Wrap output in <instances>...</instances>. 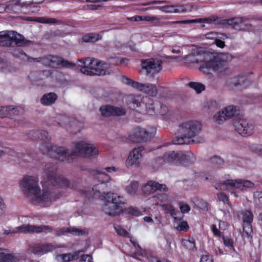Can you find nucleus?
<instances>
[{"label": "nucleus", "mask_w": 262, "mask_h": 262, "mask_svg": "<svg viewBox=\"0 0 262 262\" xmlns=\"http://www.w3.org/2000/svg\"><path fill=\"white\" fill-rule=\"evenodd\" d=\"M180 151L170 150L164 154L162 157H158L152 161V165L158 168L165 163L179 165Z\"/></svg>", "instance_id": "9d476101"}, {"label": "nucleus", "mask_w": 262, "mask_h": 262, "mask_svg": "<svg viewBox=\"0 0 262 262\" xmlns=\"http://www.w3.org/2000/svg\"><path fill=\"white\" fill-rule=\"evenodd\" d=\"M55 164H46L41 182L42 190L38 185V179L32 176L25 177L19 183L24 195L31 201L43 206H50L58 197L53 191L54 189L71 187L70 182L63 176L56 173Z\"/></svg>", "instance_id": "f257e3e1"}, {"label": "nucleus", "mask_w": 262, "mask_h": 262, "mask_svg": "<svg viewBox=\"0 0 262 262\" xmlns=\"http://www.w3.org/2000/svg\"><path fill=\"white\" fill-rule=\"evenodd\" d=\"M210 161L212 163L219 165H222L224 163L223 160L217 156H214L212 157Z\"/></svg>", "instance_id": "69168bd1"}, {"label": "nucleus", "mask_w": 262, "mask_h": 262, "mask_svg": "<svg viewBox=\"0 0 262 262\" xmlns=\"http://www.w3.org/2000/svg\"><path fill=\"white\" fill-rule=\"evenodd\" d=\"M152 200L156 202V205H162V204L168 203L169 202V196L167 194L161 193L157 194L152 198Z\"/></svg>", "instance_id": "c85d7f7f"}, {"label": "nucleus", "mask_w": 262, "mask_h": 262, "mask_svg": "<svg viewBox=\"0 0 262 262\" xmlns=\"http://www.w3.org/2000/svg\"><path fill=\"white\" fill-rule=\"evenodd\" d=\"M168 112V108L165 105L161 104L159 102H154L152 105L149 104L147 113L152 114L154 113H158L161 115H165Z\"/></svg>", "instance_id": "5701e85b"}, {"label": "nucleus", "mask_w": 262, "mask_h": 262, "mask_svg": "<svg viewBox=\"0 0 262 262\" xmlns=\"http://www.w3.org/2000/svg\"><path fill=\"white\" fill-rule=\"evenodd\" d=\"M200 262H213V259L211 256L205 253L202 256Z\"/></svg>", "instance_id": "338daca9"}, {"label": "nucleus", "mask_w": 262, "mask_h": 262, "mask_svg": "<svg viewBox=\"0 0 262 262\" xmlns=\"http://www.w3.org/2000/svg\"><path fill=\"white\" fill-rule=\"evenodd\" d=\"M126 109L122 106L112 105V116H122L126 114Z\"/></svg>", "instance_id": "58836bf2"}, {"label": "nucleus", "mask_w": 262, "mask_h": 262, "mask_svg": "<svg viewBox=\"0 0 262 262\" xmlns=\"http://www.w3.org/2000/svg\"><path fill=\"white\" fill-rule=\"evenodd\" d=\"M81 64L80 72L86 75H105L110 74V65L96 59L90 58L78 60Z\"/></svg>", "instance_id": "39448f33"}, {"label": "nucleus", "mask_w": 262, "mask_h": 262, "mask_svg": "<svg viewBox=\"0 0 262 262\" xmlns=\"http://www.w3.org/2000/svg\"><path fill=\"white\" fill-rule=\"evenodd\" d=\"M58 96L55 93H49L44 94L40 99V103L46 106L51 105L55 103Z\"/></svg>", "instance_id": "a878e982"}, {"label": "nucleus", "mask_w": 262, "mask_h": 262, "mask_svg": "<svg viewBox=\"0 0 262 262\" xmlns=\"http://www.w3.org/2000/svg\"><path fill=\"white\" fill-rule=\"evenodd\" d=\"M98 154V149L93 144L81 141L73 143V150L71 152V156L95 157Z\"/></svg>", "instance_id": "1a4fd4ad"}, {"label": "nucleus", "mask_w": 262, "mask_h": 262, "mask_svg": "<svg viewBox=\"0 0 262 262\" xmlns=\"http://www.w3.org/2000/svg\"><path fill=\"white\" fill-rule=\"evenodd\" d=\"M134 86L135 87V89L150 96H156L158 94V86L152 84H144L140 82L134 83Z\"/></svg>", "instance_id": "412c9836"}, {"label": "nucleus", "mask_w": 262, "mask_h": 262, "mask_svg": "<svg viewBox=\"0 0 262 262\" xmlns=\"http://www.w3.org/2000/svg\"><path fill=\"white\" fill-rule=\"evenodd\" d=\"M180 208L182 213H187L190 211V208L189 206L183 203H180Z\"/></svg>", "instance_id": "774afa93"}, {"label": "nucleus", "mask_w": 262, "mask_h": 262, "mask_svg": "<svg viewBox=\"0 0 262 262\" xmlns=\"http://www.w3.org/2000/svg\"><path fill=\"white\" fill-rule=\"evenodd\" d=\"M162 61L159 58H150L141 61L142 69L145 70L146 74L152 77L159 73L162 69Z\"/></svg>", "instance_id": "f8f14e48"}, {"label": "nucleus", "mask_w": 262, "mask_h": 262, "mask_svg": "<svg viewBox=\"0 0 262 262\" xmlns=\"http://www.w3.org/2000/svg\"><path fill=\"white\" fill-rule=\"evenodd\" d=\"M253 232L252 227L250 224H246L243 225V236L248 238L252 237Z\"/></svg>", "instance_id": "de8ad7c7"}, {"label": "nucleus", "mask_w": 262, "mask_h": 262, "mask_svg": "<svg viewBox=\"0 0 262 262\" xmlns=\"http://www.w3.org/2000/svg\"><path fill=\"white\" fill-rule=\"evenodd\" d=\"M206 107L211 110H214L217 108L218 104L216 101L210 100L206 102Z\"/></svg>", "instance_id": "e2e57ef3"}, {"label": "nucleus", "mask_w": 262, "mask_h": 262, "mask_svg": "<svg viewBox=\"0 0 262 262\" xmlns=\"http://www.w3.org/2000/svg\"><path fill=\"white\" fill-rule=\"evenodd\" d=\"M144 148L142 146L133 149L126 160L125 164L127 167H139L143 158L142 152Z\"/></svg>", "instance_id": "ddd939ff"}, {"label": "nucleus", "mask_w": 262, "mask_h": 262, "mask_svg": "<svg viewBox=\"0 0 262 262\" xmlns=\"http://www.w3.org/2000/svg\"><path fill=\"white\" fill-rule=\"evenodd\" d=\"M158 8L164 13H176L174 5L163 6Z\"/></svg>", "instance_id": "864d4df0"}, {"label": "nucleus", "mask_w": 262, "mask_h": 262, "mask_svg": "<svg viewBox=\"0 0 262 262\" xmlns=\"http://www.w3.org/2000/svg\"><path fill=\"white\" fill-rule=\"evenodd\" d=\"M231 55L229 54H222L213 56L212 58L207 55V59L200 67V70L205 74H211L212 72L222 73L228 69L229 61Z\"/></svg>", "instance_id": "20e7f679"}, {"label": "nucleus", "mask_w": 262, "mask_h": 262, "mask_svg": "<svg viewBox=\"0 0 262 262\" xmlns=\"http://www.w3.org/2000/svg\"><path fill=\"white\" fill-rule=\"evenodd\" d=\"M189 86L194 90L196 93H200L205 90V86L203 84L196 82H190Z\"/></svg>", "instance_id": "09e8293b"}, {"label": "nucleus", "mask_w": 262, "mask_h": 262, "mask_svg": "<svg viewBox=\"0 0 262 262\" xmlns=\"http://www.w3.org/2000/svg\"><path fill=\"white\" fill-rule=\"evenodd\" d=\"M126 103L128 106L132 109H135L145 105L147 111L149 104L152 105V100L147 97L142 98L141 96L130 95L127 97Z\"/></svg>", "instance_id": "2eb2a0df"}, {"label": "nucleus", "mask_w": 262, "mask_h": 262, "mask_svg": "<svg viewBox=\"0 0 262 262\" xmlns=\"http://www.w3.org/2000/svg\"><path fill=\"white\" fill-rule=\"evenodd\" d=\"M249 148L252 151H253L259 155H262V145L261 144H252L249 146Z\"/></svg>", "instance_id": "6e6d98bb"}, {"label": "nucleus", "mask_w": 262, "mask_h": 262, "mask_svg": "<svg viewBox=\"0 0 262 262\" xmlns=\"http://www.w3.org/2000/svg\"><path fill=\"white\" fill-rule=\"evenodd\" d=\"M254 202L256 206L262 208V192L256 191L254 192Z\"/></svg>", "instance_id": "8fccbe9b"}, {"label": "nucleus", "mask_w": 262, "mask_h": 262, "mask_svg": "<svg viewBox=\"0 0 262 262\" xmlns=\"http://www.w3.org/2000/svg\"><path fill=\"white\" fill-rule=\"evenodd\" d=\"M99 111L103 117L112 116V105H105L100 107Z\"/></svg>", "instance_id": "ea45409f"}, {"label": "nucleus", "mask_w": 262, "mask_h": 262, "mask_svg": "<svg viewBox=\"0 0 262 262\" xmlns=\"http://www.w3.org/2000/svg\"><path fill=\"white\" fill-rule=\"evenodd\" d=\"M80 252V251H78L74 252L73 254H63L61 255V257L63 262H68L73 260L77 259Z\"/></svg>", "instance_id": "4c0bfd02"}, {"label": "nucleus", "mask_w": 262, "mask_h": 262, "mask_svg": "<svg viewBox=\"0 0 262 262\" xmlns=\"http://www.w3.org/2000/svg\"><path fill=\"white\" fill-rule=\"evenodd\" d=\"M241 23V18L236 17L231 19L226 20V23L228 25L231 27L232 28L239 30V24Z\"/></svg>", "instance_id": "37998d69"}, {"label": "nucleus", "mask_w": 262, "mask_h": 262, "mask_svg": "<svg viewBox=\"0 0 262 262\" xmlns=\"http://www.w3.org/2000/svg\"><path fill=\"white\" fill-rule=\"evenodd\" d=\"M36 134H39L38 139L39 140L50 141L51 139V137L46 130H39V132H37Z\"/></svg>", "instance_id": "5fc2aeb1"}, {"label": "nucleus", "mask_w": 262, "mask_h": 262, "mask_svg": "<svg viewBox=\"0 0 262 262\" xmlns=\"http://www.w3.org/2000/svg\"><path fill=\"white\" fill-rule=\"evenodd\" d=\"M96 178L100 183L95 185L91 190L85 192L86 195L88 196L99 195L101 191L108 187V182L111 180L109 175L103 171H97Z\"/></svg>", "instance_id": "9b49d317"}, {"label": "nucleus", "mask_w": 262, "mask_h": 262, "mask_svg": "<svg viewBox=\"0 0 262 262\" xmlns=\"http://www.w3.org/2000/svg\"><path fill=\"white\" fill-rule=\"evenodd\" d=\"M157 190L167 191L168 189L165 185L160 184L155 181H148L142 187L143 192L147 194L154 193Z\"/></svg>", "instance_id": "aec40b11"}, {"label": "nucleus", "mask_w": 262, "mask_h": 262, "mask_svg": "<svg viewBox=\"0 0 262 262\" xmlns=\"http://www.w3.org/2000/svg\"><path fill=\"white\" fill-rule=\"evenodd\" d=\"M52 144L50 143H43L40 147V150L43 154H47L50 157V149Z\"/></svg>", "instance_id": "bf43d9fd"}, {"label": "nucleus", "mask_w": 262, "mask_h": 262, "mask_svg": "<svg viewBox=\"0 0 262 262\" xmlns=\"http://www.w3.org/2000/svg\"><path fill=\"white\" fill-rule=\"evenodd\" d=\"M202 129L201 123L196 120H189L182 122L179 126L180 136L173 140L175 144H189L194 142L193 138L197 136Z\"/></svg>", "instance_id": "7ed1b4c3"}, {"label": "nucleus", "mask_w": 262, "mask_h": 262, "mask_svg": "<svg viewBox=\"0 0 262 262\" xmlns=\"http://www.w3.org/2000/svg\"><path fill=\"white\" fill-rule=\"evenodd\" d=\"M114 228L117 234L124 237H129V233L119 225H115Z\"/></svg>", "instance_id": "3c124183"}, {"label": "nucleus", "mask_w": 262, "mask_h": 262, "mask_svg": "<svg viewBox=\"0 0 262 262\" xmlns=\"http://www.w3.org/2000/svg\"><path fill=\"white\" fill-rule=\"evenodd\" d=\"M9 108L8 106H2L0 107V118L8 116Z\"/></svg>", "instance_id": "0e129e2a"}, {"label": "nucleus", "mask_w": 262, "mask_h": 262, "mask_svg": "<svg viewBox=\"0 0 262 262\" xmlns=\"http://www.w3.org/2000/svg\"><path fill=\"white\" fill-rule=\"evenodd\" d=\"M218 199L220 201H222L224 203H227L229 206L231 208L232 206L230 203L228 198L227 195L223 192L217 194Z\"/></svg>", "instance_id": "680f3d73"}, {"label": "nucleus", "mask_w": 262, "mask_h": 262, "mask_svg": "<svg viewBox=\"0 0 262 262\" xmlns=\"http://www.w3.org/2000/svg\"><path fill=\"white\" fill-rule=\"evenodd\" d=\"M208 54L201 50H194L191 54L187 55L184 57H179V61H185L188 63H204L207 59ZM173 58H178L177 57H174Z\"/></svg>", "instance_id": "4468645a"}, {"label": "nucleus", "mask_w": 262, "mask_h": 262, "mask_svg": "<svg viewBox=\"0 0 262 262\" xmlns=\"http://www.w3.org/2000/svg\"><path fill=\"white\" fill-rule=\"evenodd\" d=\"M8 108H9L8 116L10 118L18 116L24 113L23 108L20 106L13 107L12 106H9Z\"/></svg>", "instance_id": "2f4dec72"}, {"label": "nucleus", "mask_w": 262, "mask_h": 262, "mask_svg": "<svg viewBox=\"0 0 262 262\" xmlns=\"http://www.w3.org/2000/svg\"><path fill=\"white\" fill-rule=\"evenodd\" d=\"M0 262H20V260L12 254L0 252Z\"/></svg>", "instance_id": "7c9ffc66"}, {"label": "nucleus", "mask_w": 262, "mask_h": 262, "mask_svg": "<svg viewBox=\"0 0 262 262\" xmlns=\"http://www.w3.org/2000/svg\"><path fill=\"white\" fill-rule=\"evenodd\" d=\"M146 21L152 23L154 25L157 26L160 23L161 19L157 16H146Z\"/></svg>", "instance_id": "4d7b16f0"}, {"label": "nucleus", "mask_w": 262, "mask_h": 262, "mask_svg": "<svg viewBox=\"0 0 262 262\" xmlns=\"http://www.w3.org/2000/svg\"><path fill=\"white\" fill-rule=\"evenodd\" d=\"M18 230L20 232L24 233H39L40 232L50 233L54 231L56 236H62L68 234L73 235L80 236L84 235L88 232L83 229H78L74 227H63L53 229L52 227L48 226H34L30 225H24L18 227Z\"/></svg>", "instance_id": "f03ea898"}, {"label": "nucleus", "mask_w": 262, "mask_h": 262, "mask_svg": "<svg viewBox=\"0 0 262 262\" xmlns=\"http://www.w3.org/2000/svg\"><path fill=\"white\" fill-rule=\"evenodd\" d=\"M18 46H24L31 43V41L26 40L23 36L16 32L6 31L0 32V45L8 47L13 43Z\"/></svg>", "instance_id": "6e6552de"}, {"label": "nucleus", "mask_w": 262, "mask_h": 262, "mask_svg": "<svg viewBox=\"0 0 262 262\" xmlns=\"http://www.w3.org/2000/svg\"><path fill=\"white\" fill-rule=\"evenodd\" d=\"M216 17H208V18H198V19H192L193 21L192 23H206L208 24H210L213 21H214L216 20Z\"/></svg>", "instance_id": "13d9d810"}, {"label": "nucleus", "mask_w": 262, "mask_h": 262, "mask_svg": "<svg viewBox=\"0 0 262 262\" xmlns=\"http://www.w3.org/2000/svg\"><path fill=\"white\" fill-rule=\"evenodd\" d=\"M101 36L98 34H90L89 35H85L82 37V40L83 41L88 42H96L100 39H101Z\"/></svg>", "instance_id": "c03bdc74"}, {"label": "nucleus", "mask_w": 262, "mask_h": 262, "mask_svg": "<svg viewBox=\"0 0 262 262\" xmlns=\"http://www.w3.org/2000/svg\"><path fill=\"white\" fill-rule=\"evenodd\" d=\"M45 0L36 1V0H24L23 4L27 10L28 13H36L39 11V7L36 5L37 3L43 2Z\"/></svg>", "instance_id": "393cba45"}, {"label": "nucleus", "mask_w": 262, "mask_h": 262, "mask_svg": "<svg viewBox=\"0 0 262 262\" xmlns=\"http://www.w3.org/2000/svg\"><path fill=\"white\" fill-rule=\"evenodd\" d=\"M213 118L214 121L218 124H221L227 119L223 110L216 113Z\"/></svg>", "instance_id": "79ce46f5"}, {"label": "nucleus", "mask_w": 262, "mask_h": 262, "mask_svg": "<svg viewBox=\"0 0 262 262\" xmlns=\"http://www.w3.org/2000/svg\"><path fill=\"white\" fill-rule=\"evenodd\" d=\"M71 156V152L64 147L52 145L50 149V157L54 159H58L64 161Z\"/></svg>", "instance_id": "6ab92c4d"}, {"label": "nucleus", "mask_w": 262, "mask_h": 262, "mask_svg": "<svg viewBox=\"0 0 262 262\" xmlns=\"http://www.w3.org/2000/svg\"><path fill=\"white\" fill-rule=\"evenodd\" d=\"M27 19L42 24H57L59 22L58 20L54 18H50L47 17H35L33 19L28 18Z\"/></svg>", "instance_id": "473e14b6"}, {"label": "nucleus", "mask_w": 262, "mask_h": 262, "mask_svg": "<svg viewBox=\"0 0 262 262\" xmlns=\"http://www.w3.org/2000/svg\"><path fill=\"white\" fill-rule=\"evenodd\" d=\"M103 198L102 210L105 214L114 216L123 212V209L121 206L126 202V200L123 196L110 192L104 193Z\"/></svg>", "instance_id": "423d86ee"}, {"label": "nucleus", "mask_w": 262, "mask_h": 262, "mask_svg": "<svg viewBox=\"0 0 262 262\" xmlns=\"http://www.w3.org/2000/svg\"><path fill=\"white\" fill-rule=\"evenodd\" d=\"M224 112L227 119L232 118L238 114V111L236 107L233 105H229L223 109Z\"/></svg>", "instance_id": "f704fd0d"}, {"label": "nucleus", "mask_w": 262, "mask_h": 262, "mask_svg": "<svg viewBox=\"0 0 262 262\" xmlns=\"http://www.w3.org/2000/svg\"><path fill=\"white\" fill-rule=\"evenodd\" d=\"M254 186V183L250 180L241 179H228L217 184L215 186V189L221 190L237 189L245 192L253 189Z\"/></svg>", "instance_id": "0eeeda50"}, {"label": "nucleus", "mask_w": 262, "mask_h": 262, "mask_svg": "<svg viewBox=\"0 0 262 262\" xmlns=\"http://www.w3.org/2000/svg\"><path fill=\"white\" fill-rule=\"evenodd\" d=\"M235 130L243 136L252 135L254 130V125L245 120H240L234 123Z\"/></svg>", "instance_id": "dca6fc26"}, {"label": "nucleus", "mask_w": 262, "mask_h": 262, "mask_svg": "<svg viewBox=\"0 0 262 262\" xmlns=\"http://www.w3.org/2000/svg\"><path fill=\"white\" fill-rule=\"evenodd\" d=\"M139 188V183L136 181L131 182L125 188V191L130 195L136 194Z\"/></svg>", "instance_id": "72a5a7b5"}, {"label": "nucleus", "mask_w": 262, "mask_h": 262, "mask_svg": "<svg viewBox=\"0 0 262 262\" xmlns=\"http://www.w3.org/2000/svg\"><path fill=\"white\" fill-rule=\"evenodd\" d=\"M161 207L166 213H170L172 216L176 215L175 211L170 204H162Z\"/></svg>", "instance_id": "603ef678"}, {"label": "nucleus", "mask_w": 262, "mask_h": 262, "mask_svg": "<svg viewBox=\"0 0 262 262\" xmlns=\"http://www.w3.org/2000/svg\"><path fill=\"white\" fill-rule=\"evenodd\" d=\"M246 79L244 76L233 77L230 81V85L232 88L241 86L244 85Z\"/></svg>", "instance_id": "c756f323"}, {"label": "nucleus", "mask_w": 262, "mask_h": 262, "mask_svg": "<svg viewBox=\"0 0 262 262\" xmlns=\"http://www.w3.org/2000/svg\"><path fill=\"white\" fill-rule=\"evenodd\" d=\"M182 244L184 247H185L189 250H195L196 249L195 241L193 238H191L188 239H183Z\"/></svg>", "instance_id": "a19ab883"}, {"label": "nucleus", "mask_w": 262, "mask_h": 262, "mask_svg": "<svg viewBox=\"0 0 262 262\" xmlns=\"http://www.w3.org/2000/svg\"><path fill=\"white\" fill-rule=\"evenodd\" d=\"M58 56H48L44 57H38L32 59L33 61L39 62L46 66L55 67L57 66Z\"/></svg>", "instance_id": "b1692460"}, {"label": "nucleus", "mask_w": 262, "mask_h": 262, "mask_svg": "<svg viewBox=\"0 0 262 262\" xmlns=\"http://www.w3.org/2000/svg\"><path fill=\"white\" fill-rule=\"evenodd\" d=\"M56 248V246L51 244L38 243L30 246L29 250L31 253L40 256L52 251Z\"/></svg>", "instance_id": "a211bd4d"}, {"label": "nucleus", "mask_w": 262, "mask_h": 262, "mask_svg": "<svg viewBox=\"0 0 262 262\" xmlns=\"http://www.w3.org/2000/svg\"><path fill=\"white\" fill-rule=\"evenodd\" d=\"M24 0H20L18 3H12L10 5L9 7H11L12 11L15 13H22L26 14L27 10H26V7L23 3Z\"/></svg>", "instance_id": "cd10ccee"}, {"label": "nucleus", "mask_w": 262, "mask_h": 262, "mask_svg": "<svg viewBox=\"0 0 262 262\" xmlns=\"http://www.w3.org/2000/svg\"><path fill=\"white\" fill-rule=\"evenodd\" d=\"M70 125L71 128L68 130L73 134L79 133L82 129V124L75 119H73Z\"/></svg>", "instance_id": "e433bc0d"}, {"label": "nucleus", "mask_w": 262, "mask_h": 262, "mask_svg": "<svg viewBox=\"0 0 262 262\" xmlns=\"http://www.w3.org/2000/svg\"><path fill=\"white\" fill-rule=\"evenodd\" d=\"M73 119L67 116L60 115L57 118V121L60 126L66 128L68 130L71 128L70 124Z\"/></svg>", "instance_id": "bb28decb"}, {"label": "nucleus", "mask_w": 262, "mask_h": 262, "mask_svg": "<svg viewBox=\"0 0 262 262\" xmlns=\"http://www.w3.org/2000/svg\"><path fill=\"white\" fill-rule=\"evenodd\" d=\"M152 136V134L147 129L138 127L133 129L129 138L133 142H140L151 138Z\"/></svg>", "instance_id": "f3484780"}, {"label": "nucleus", "mask_w": 262, "mask_h": 262, "mask_svg": "<svg viewBox=\"0 0 262 262\" xmlns=\"http://www.w3.org/2000/svg\"><path fill=\"white\" fill-rule=\"evenodd\" d=\"M244 223L250 224L253 221V214L250 211L245 210L241 212Z\"/></svg>", "instance_id": "a18cd8bd"}, {"label": "nucleus", "mask_w": 262, "mask_h": 262, "mask_svg": "<svg viewBox=\"0 0 262 262\" xmlns=\"http://www.w3.org/2000/svg\"><path fill=\"white\" fill-rule=\"evenodd\" d=\"M13 55L14 56L19 58L20 59L27 61H33L32 59L33 58H31L28 56L25 52L20 50H15L13 52Z\"/></svg>", "instance_id": "c9c22d12"}, {"label": "nucleus", "mask_w": 262, "mask_h": 262, "mask_svg": "<svg viewBox=\"0 0 262 262\" xmlns=\"http://www.w3.org/2000/svg\"><path fill=\"white\" fill-rule=\"evenodd\" d=\"M251 28V25L247 23L245 20L241 18V23L239 24V31L249 30Z\"/></svg>", "instance_id": "052dcab7"}, {"label": "nucleus", "mask_w": 262, "mask_h": 262, "mask_svg": "<svg viewBox=\"0 0 262 262\" xmlns=\"http://www.w3.org/2000/svg\"><path fill=\"white\" fill-rule=\"evenodd\" d=\"M43 72H35L31 73L29 75L30 79L33 82H37L43 79Z\"/></svg>", "instance_id": "49530a36"}, {"label": "nucleus", "mask_w": 262, "mask_h": 262, "mask_svg": "<svg viewBox=\"0 0 262 262\" xmlns=\"http://www.w3.org/2000/svg\"><path fill=\"white\" fill-rule=\"evenodd\" d=\"M179 165H188L193 163L195 157L190 151H180Z\"/></svg>", "instance_id": "4be33fe9"}]
</instances>
